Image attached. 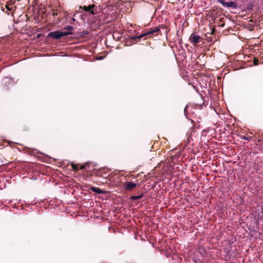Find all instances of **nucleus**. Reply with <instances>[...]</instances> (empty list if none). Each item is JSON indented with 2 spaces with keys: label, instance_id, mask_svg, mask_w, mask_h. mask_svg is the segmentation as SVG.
<instances>
[{
  "label": "nucleus",
  "instance_id": "nucleus-1",
  "mask_svg": "<svg viewBox=\"0 0 263 263\" xmlns=\"http://www.w3.org/2000/svg\"><path fill=\"white\" fill-rule=\"evenodd\" d=\"M161 29H165V26L164 25H160L158 27H156L153 29H151L147 32L142 33L138 36L131 37L130 40L135 42H138L140 41L141 38L144 37L148 38L152 37L153 36H157L159 34H161V33L160 32Z\"/></svg>",
  "mask_w": 263,
  "mask_h": 263
},
{
  "label": "nucleus",
  "instance_id": "nucleus-2",
  "mask_svg": "<svg viewBox=\"0 0 263 263\" xmlns=\"http://www.w3.org/2000/svg\"><path fill=\"white\" fill-rule=\"evenodd\" d=\"M233 248H223L222 251V255L224 256V259L228 260L232 257L236 256L235 250L232 249Z\"/></svg>",
  "mask_w": 263,
  "mask_h": 263
},
{
  "label": "nucleus",
  "instance_id": "nucleus-3",
  "mask_svg": "<svg viewBox=\"0 0 263 263\" xmlns=\"http://www.w3.org/2000/svg\"><path fill=\"white\" fill-rule=\"evenodd\" d=\"M110 170L108 168H102L93 172L96 176L107 178L108 177V173Z\"/></svg>",
  "mask_w": 263,
  "mask_h": 263
},
{
  "label": "nucleus",
  "instance_id": "nucleus-4",
  "mask_svg": "<svg viewBox=\"0 0 263 263\" xmlns=\"http://www.w3.org/2000/svg\"><path fill=\"white\" fill-rule=\"evenodd\" d=\"M189 40L193 45H196L202 41V39L199 35L192 33L189 37Z\"/></svg>",
  "mask_w": 263,
  "mask_h": 263
},
{
  "label": "nucleus",
  "instance_id": "nucleus-5",
  "mask_svg": "<svg viewBox=\"0 0 263 263\" xmlns=\"http://www.w3.org/2000/svg\"><path fill=\"white\" fill-rule=\"evenodd\" d=\"M158 249L159 251L161 253L163 252L167 257L170 256L171 254L174 253L175 251H176V250L174 251L175 248H158Z\"/></svg>",
  "mask_w": 263,
  "mask_h": 263
},
{
  "label": "nucleus",
  "instance_id": "nucleus-6",
  "mask_svg": "<svg viewBox=\"0 0 263 263\" xmlns=\"http://www.w3.org/2000/svg\"><path fill=\"white\" fill-rule=\"evenodd\" d=\"M66 33H62L61 31H56L51 32L48 34V36L51 37L54 39H60L64 36H66Z\"/></svg>",
  "mask_w": 263,
  "mask_h": 263
},
{
  "label": "nucleus",
  "instance_id": "nucleus-7",
  "mask_svg": "<svg viewBox=\"0 0 263 263\" xmlns=\"http://www.w3.org/2000/svg\"><path fill=\"white\" fill-rule=\"evenodd\" d=\"M138 185V184L135 183L133 182H126L124 183V188L127 191H130Z\"/></svg>",
  "mask_w": 263,
  "mask_h": 263
},
{
  "label": "nucleus",
  "instance_id": "nucleus-8",
  "mask_svg": "<svg viewBox=\"0 0 263 263\" xmlns=\"http://www.w3.org/2000/svg\"><path fill=\"white\" fill-rule=\"evenodd\" d=\"M88 164V163H86L85 165H81L80 167L79 166L78 164H75L73 163H71L70 165L72 167V169L75 171L78 172L80 170H85L86 168V166Z\"/></svg>",
  "mask_w": 263,
  "mask_h": 263
},
{
  "label": "nucleus",
  "instance_id": "nucleus-9",
  "mask_svg": "<svg viewBox=\"0 0 263 263\" xmlns=\"http://www.w3.org/2000/svg\"><path fill=\"white\" fill-rule=\"evenodd\" d=\"M221 4L223 7H231L233 8H236L237 7V4L234 2H226L221 1Z\"/></svg>",
  "mask_w": 263,
  "mask_h": 263
},
{
  "label": "nucleus",
  "instance_id": "nucleus-10",
  "mask_svg": "<svg viewBox=\"0 0 263 263\" xmlns=\"http://www.w3.org/2000/svg\"><path fill=\"white\" fill-rule=\"evenodd\" d=\"M95 5L92 4L88 6H80V9H83L84 11L86 12H89L92 14H94L95 13L93 11V8L95 7Z\"/></svg>",
  "mask_w": 263,
  "mask_h": 263
},
{
  "label": "nucleus",
  "instance_id": "nucleus-11",
  "mask_svg": "<svg viewBox=\"0 0 263 263\" xmlns=\"http://www.w3.org/2000/svg\"><path fill=\"white\" fill-rule=\"evenodd\" d=\"M90 190L94 192H96L98 194H104L105 193V191H102V190H101L100 188L99 187H94V186H92V187H90Z\"/></svg>",
  "mask_w": 263,
  "mask_h": 263
},
{
  "label": "nucleus",
  "instance_id": "nucleus-12",
  "mask_svg": "<svg viewBox=\"0 0 263 263\" xmlns=\"http://www.w3.org/2000/svg\"><path fill=\"white\" fill-rule=\"evenodd\" d=\"M197 250L196 253H200L202 256H204L206 254L205 250H204V248H198Z\"/></svg>",
  "mask_w": 263,
  "mask_h": 263
},
{
  "label": "nucleus",
  "instance_id": "nucleus-13",
  "mask_svg": "<svg viewBox=\"0 0 263 263\" xmlns=\"http://www.w3.org/2000/svg\"><path fill=\"white\" fill-rule=\"evenodd\" d=\"M143 194H142L138 196H132L130 197V199L134 201V200H136L140 199L142 198L143 197Z\"/></svg>",
  "mask_w": 263,
  "mask_h": 263
},
{
  "label": "nucleus",
  "instance_id": "nucleus-14",
  "mask_svg": "<svg viewBox=\"0 0 263 263\" xmlns=\"http://www.w3.org/2000/svg\"><path fill=\"white\" fill-rule=\"evenodd\" d=\"M73 29H74V28L72 26H67V27H66L64 28V30H67L69 32H71V31L73 30Z\"/></svg>",
  "mask_w": 263,
  "mask_h": 263
},
{
  "label": "nucleus",
  "instance_id": "nucleus-15",
  "mask_svg": "<svg viewBox=\"0 0 263 263\" xmlns=\"http://www.w3.org/2000/svg\"><path fill=\"white\" fill-rule=\"evenodd\" d=\"M240 138L242 139H245L248 141H250L252 139V137H247L245 136H241Z\"/></svg>",
  "mask_w": 263,
  "mask_h": 263
},
{
  "label": "nucleus",
  "instance_id": "nucleus-16",
  "mask_svg": "<svg viewBox=\"0 0 263 263\" xmlns=\"http://www.w3.org/2000/svg\"><path fill=\"white\" fill-rule=\"evenodd\" d=\"M259 62L258 60L257 59H256V58H254V60H253L254 65H258L259 64Z\"/></svg>",
  "mask_w": 263,
  "mask_h": 263
},
{
  "label": "nucleus",
  "instance_id": "nucleus-17",
  "mask_svg": "<svg viewBox=\"0 0 263 263\" xmlns=\"http://www.w3.org/2000/svg\"><path fill=\"white\" fill-rule=\"evenodd\" d=\"M62 31V33H66V36L68 35H69V34H72V32H69L67 30H64V29H63V31Z\"/></svg>",
  "mask_w": 263,
  "mask_h": 263
},
{
  "label": "nucleus",
  "instance_id": "nucleus-18",
  "mask_svg": "<svg viewBox=\"0 0 263 263\" xmlns=\"http://www.w3.org/2000/svg\"><path fill=\"white\" fill-rule=\"evenodd\" d=\"M29 129V127H28L27 126H24L23 128V131H27Z\"/></svg>",
  "mask_w": 263,
  "mask_h": 263
},
{
  "label": "nucleus",
  "instance_id": "nucleus-19",
  "mask_svg": "<svg viewBox=\"0 0 263 263\" xmlns=\"http://www.w3.org/2000/svg\"><path fill=\"white\" fill-rule=\"evenodd\" d=\"M6 8H7L8 10H11L10 8L9 7V6H6Z\"/></svg>",
  "mask_w": 263,
  "mask_h": 263
},
{
  "label": "nucleus",
  "instance_id": "nucleus-20",
  "mask_svg": "<svg viewBox=\"0 0 263 263\" xmlns=\"http://www.w3.org/2000/svg\"><path fill=\"white\" fill-rule=\"evenodd\" d=\"M57 14H57V12H53V15H54H54H57Z\"/></svg>",
  "mask_w": 263,
  "mask_h": 263
},
{
  "label": "nucleus",
  "instance_id": "nucleus-21",
  "mask_svg": "<svg viewBox=\"0 0 263 263\" xmlns=\"http://www.w3.org/2000/svg\"><path fill=\"white\" fill-rule=\"evenodd\" d=\"M219 3H221V1L224 2L223 0H217Z\"/></svg>",
  "mask_w": 263,
  "mask_h": 263
},
{
  "label": "nucleus",
  "instance_id": "nucleus-22",
  "mask_svg": "<svg viewBox=\"0 0 263 263\" xmlns=\"http://www.w3.org/2000/svg\"><path fill=\"white\" fill-rule=\"evenodd\" d=\"M72 20L73 21H76V20H75V18H72Z\"/></svg>",
  "mask_w": 263,
  "mask_h": 263
},
{
  "label": "nucleus",
  "instance_id": "nucleus-23",
  "mask_svg": "<svg viewBox=\"0 0 263 263\" xmlns=\"http://www.w3.org/2000/svg\"><path fill=\"white\" fill-rule=\"evenodd\" d=\"M258 142H260V140H259H259H258Z\"/></svg>",
  "mask_w": 263,
  "mask_h": 263
}]
</instances>
